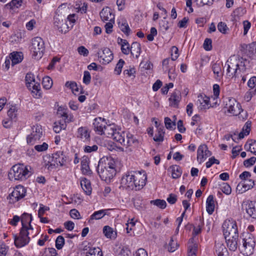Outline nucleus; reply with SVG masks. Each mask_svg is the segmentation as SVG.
Instances as JSON below:
<instances>
[{
	"mask_svg": "<svg viewBox=\"0 0 256 256\" xmlns=\"http://www.w3.org/2000/svg\"><path fill=\"white\" fill-rule=\"evenodd\" d=\"M26 84L28 88L32 90L33 96L38 98L42 96L40 84L36 82L34 77L32 74H27L26 76Z\"/></svg>",
	"mask_w": 256,
	"mask_h": 256,
	"instance_id": "nucleus-9",
	"label": "nucleus"
},
{
	"mask_svg": "<svg viewBox=\"0 0 256 256\" xmlns=\"http://www.w3.org/2000/svg\"><path fill=\"white\" fill-rule=\"evenodd\" d=\"M218 29L220 32L223 34H226L229 31V28L227 26L226 24L222 22L218 24Z\"/></svg>",
	"mask_w": 256,
	"mask_h": 256,
	"instance_id": "nucleus-52",
	"label": "nucleus"
},
{
	"mask_svg": "<svg viewBox=\"0 0 256 256\" xmlns=\"http://www.w3.org/2000/svg\"><path fill=\"white\" fill-rule=\"evenodd\" d=\"M98 149L97 145H93L92 146H86L84 148V152L86 153H90L96 152Z\"/></svg>",
	"mask_w": 256,
	"mask_h": 256,
	"instance_id": "nucleus-63",
	"label": "nucleus"
},
{
	"mask_svg": "<svg viewBox=\"0 0 256 256\" xmlns=\"http://www.w3.org/2000/svg\"><path fill=\"white\" fill-rule=\"evenodd\" d=\"M97 54L100 58V62L104 64L110 63L114 58L112 52L108 48H104L99 50Z\"/></svg>",
	"mask_w": 256,
	"mask_h": 256,
	"instance_id": "nucleus-15",
	"label": "nucleus"
},
{
	"mask_svg": "<svg viewBox=\"0 0 256 256\" xmlns=\"http://www.w3.org/2000/svg\"><path fill=\"white\" fill-rule=\"evenodd\" d=\"M196 104L198 108L202 110H205L211 106L210 104V98L206 95L202 94H200L198 96Z\"/></svg>",
	"mask_w": 256,
	"mask_h": 256,
	"instance_id": "nucleus-18",
	"label": "nucleus"
},
{
	"mask_svg": "<svg viewBox=\"0 0 256 256\" xmlns=\"http://www.w3.org/2000/svg\"><path fill=\"white\" fill-rule=\"evenodd\" d=\"M215 247L217 256H229L228 252L223 244L217 242L216 244Z\"/></svg>",
	"mask_w": 256,
	"mask_h": 256,
	"instance_id": "nucleus-28",
	"label": "nucleus"
},
{
	"mask_svg": "<svg viewBox=\"0 0 256 256\" xmlns=\"http://www.w3.org/2000/svg\"><path fill=\"white\" fill-rule=\"evenodd\" d=\"M100 14L102 21L114 22V16L110 8H104L100 12Z\"/></svg>",
	"mask_w": 256,
	"mask_h": 256,
	"instance_id": "nucleus-23",
	"label": "nucleus"
},
{
	"mask_svg": "<svg viewBox=\"0 0 256 256\" xmlns=\"http://www.w3.org/2000/svg\"><path fill=\"white\" fill-rule=\"evenodd\" d=\"M243 208L246 210L248 214L252 218H256V202L248 201L242 204Z\"/></svg>",
	"mask_w": 256,
	"mask_h": 256,
	"instance_id": "nucleus-19",
	"label": "nucleus"
},
{
	"mask_svg": "<svg viewBox=\"0 0 256 256\" xmlns=\"http://www.w3.org/2000/svg\"><path fill=\"white\" fill-rule=\"evenodd\" d=\"M48 145L46 142H43L42 144H37L34 146V149L38 152H42L48 150Z\"/></svg>",
	"mask_w": 256,
	"mask_h": 256,
	"instance_id": "nucleus-56",
	"label": "nucleus"
},
{
	"mask_svg": "<svg viewBox=\"0 0 256 256\" xmlns=\"http://www.w3.org/2000/svg\"><path fill=\"white\" fill-rule=\"evenodd\" d=\"M198 246L196 244H192L188 246V256H196Z\"/></svg>",
	"mask_w": 256,
	"mask_h": 256,
	"instance_id": "nucleus-53",
	"label": "nucleus"
},
{
	"mask_svg": "<svg viewBox=\"0 0 256 256\" xmlns=\"http://www.w3.org/2000/svg\"><path fill=\"white\" fill-rule=\"evenodd\" d=\"M178 247V244L176 241H174L172 238H171L168 242L167 248L170 252H174Z\"/></svg>",
	"mask_w": 256,
	"mask_h": 256,
	"instance_id": "nucleus-50",
	"label": "nucleus"
},
{
	"mask_svg": "<svg viewBox=\"0 0 256 256\" xmlns=\"http://www.w3.org/2000/svg\"><path fill=\"white\" fill-rule=\"evenodd\" d=\"M227 244L228 247L230 250L234 252L238 248V234L236 236H232L230 237L224 238Z\"/></svg>",
	"mask_w": 256,
	"mask_h": 256,
	"instance_id": "nucleus-24",
	"label": "nucleus"
},
{
	"mask_svg": "<svg viewBox=\"0 0 256 256\" xmlns=\"http://www.w3.org/2000/svg\"><path fill=\"white\" fill-rule=\"evenodd\" d=\"M124 64V61L120 59L114 68V72L116 74H120L122 72V68Z\"/></svg>",
	"mask_w": 256,
	"mask_h": 256,
	"instance_id": "nucleus-58",
	"label": "nucleus"
},
{
	"mask_svg": "<svg viewBox=\"0 0 256 256\" xmlns=\"http://www.w3.org/2000/svg\"><path fill=\"white\" fill-rule=\"evenodd\" d=\"M30 166H24L23 164L14 165L10 169L8 174V178L11 180H23L27 179L32 174L30 170Z\"/></svg>",
	"mask_w": 256,
	"mask_h": 256,
	"instance_id": "nucleus-4",
	"label": "nucleus"
},
{
	"mask_svg": "<svg viewBox=\"0 0 256 256\" xmlns=\"http://www.w3.org/2000/svg\"><path fill=\"white\" fill-rule=\"evenodd\" d=\"M44 43L40 37L37 36L32 39L30 50L34 58H40L44 54Z\"/></svg>",
	"mask_w": 256,
	"mask_h": 256,
	"instance_id": "nucleus-6",
	"label": "nucleus"
},
{
	"mask_svg": "<svg viewBox=\"0 0 256 256\" xmlns=\"http://www.w3.org/2000/svg\"><path fill=\"white\" fill-rule=\"evenodd\" d=\"M146 174L144 172H136L134 179V186H136V187L134 186V190H139L142 188L146 184Z\"/></svg>",
	"mask_w": 256,
	"mask_h": 256,
	"instance_id": "nucleus-16",
	"label": "nucleus"
},
{
	"mask_svg": "<svg viewBox=\"0 0 256 256\" xmlns=\"http://www.w3.org/2000/svg\"><path fill=\"white\" fill-rule=\"evenodd\" d=\"M50 158L49 156H46L44 158V164L46 167L48 166V169L50 170L52 168V166H54L56 164V166H64L67 160V158L65 154L62 151H58L52 154V161L54 162V164H50Z\"/></svg>",
	"mask_w": 256,
	"mask_h": 256,
	"instance_id": "nucleus-5",
	"label": "nucleus"
},
{
	"mask_svg": "<svg viewBox=\"0 0 256 256\" xmlns=\"http://www.w3.org/2000/svg\"><path fill=\"white\" fill-rule=\"evenodd\" d=\"M126 133V132L121 131L120 130H116L112 138L114 140L119 142L120 144L123 146L125 140Z\"/></svg>",
	"mask_w": 256,
	"mask_h": 256,
	"instance_id": "nucleus-32",
	"label": "nucleus"
},
{
	"mask_svg": "<svg viewBox=\"0 0 256 256\" xmlns=\"http://www.w3.org/2000/svg\"><path fill=\"white\" fill-rule=\"evenodd\" d=\"M80 186L86 194L90 195L91 194L92 188L90 180L85 178H82L80 181Z\"/></svg>",
	"mask_w": 256,
	"mask_h": 256,
	"instance_id": "nucleus-29",
	"label": "nucleus"
},
{
	"mask_svg": "<svg viewBox=\"0 0 256 256\" xmlns=\"http://www.w3.org/2000/svg\"><path fill=\"white\" fill-rule=\"evenodd\" d=\"M241 242L238 248L242 254L248 256L254 252L256 242L254 236L248 232H244L240 236Z\"/></svg>",
	"mask_w": 256,
	"mask_h": 256,
	"instance_id": "nucleus-3",
	"label": "nucleus"
},
{
	"mask_svg": "<svg viewBox=\"0 0 256 256\" xmlns=\"http://www.w3.org/2000/svg\"><path fill=\"white\" fill-rule=\"evenodd\" d=\"M256 162V158L252 156L244 162V164L246 167H249L252 166Z\"/></svg>",
	"mask_w": 256,
	"mask_h": 256,
	"instance_id": "nucleus-60",
	"label": "nucleus"
},
{
	"mask_svg": "<svg viewBox=\"0 0 256 256\" xmlns=\"http://www.w3.org/2000/svg\"><path fill=\"white\" fill-rule=\"evenodd\" d=\"M221 66L222 64L220 62H217L214 64L212 66V70L214 73L216 75L218 78H220L222 75Z\"/></svg>",
	"mask_w": 256,
	"mask_h": 256,
	"instance_id": "nucleus-44",
	"label": "nucleus"
},
{
	"mask_svg": "<svg viewBox=\"0 0 256 256\" xmlns=\"http://www.w3.org/2000/svg\"><path fill=\"white\" fill-rule=\"evenodd\" d=\"M164 126H160L155 136L154 137V140L156 142H161L164 140Z\"/></svg>",
	"mask_w": 256,
	"mask_h": 256,
	"instance_id": "nucleus-43",
	"label": "nucleus"
},
{
	"mask_svg": "<svg viewBox=\"0 0 256 256\" xmlns=\"http://www.w3.org/2000/svg\"><path fill=\"white\" fill-rule=\"evenodd\" d=\"M26 194V190L20 185L16 186L12 192L10 194L8 198L10 202L14 203L24 198Z\"/></svg>",
	"mask_w": 256,
	"mask_h": 256,
	"instance_id": "nucleus-12",
	"label": "nucleus"
},
{
	"mask_svg": "<svg viewBox=\"0 0 256 256\" xmlns=\"http://www.w3.org/2000/svg\"><path fill=\"white\" fill-rule=\"evenodd\" d=\"M164 124L167 129H172L173 126H176L174 122H172L170 118L166 117L164 118Z\"/></svg>",
	"mask_w": 256,
	"mask_h": 256,
	"instance_id": "nucleus-62",
	"label": "nucleus"
},
{
	"mask_svg": "<svg viewBox=\"0 0 256 256\" xmlns=\"http://www.w3.org/2000/svg\"><path fill=\"white\" fill-rule=\"evenodd\" d=\"M222 227L224 238L238 234L236 222L232 219L224 220Z\"/></svg>",
	"mask_w": 256,
	"mask_h": 256,
	"instance_id": "nucleus-10",
	"label": "nucleus"
},
{
	"mask_svg": "<svg viewBox=\"0 0 256 256\" xmlns=\"http://www.w3.org/2000/svg\"><path fill=\"white\" fill-rule=\"evenodd\" d=\"M118 43L120 45L122 52L124 54L128 55L130 52V46L128 42L126 40H124L118 38Z\"/></svg>",
	"mask_w": 256,
	"mask_h": 256,
	"instance_id": "nucleus-30",
	"label": "nucleus"
},
{
	"mask_svg": "<svg viewBox=\"0 0 256 256\" xmlns=\"http://www.w3.org/2000/svg\"><path fill=\"white\" fill-rule=\"evenodd\" d=\"M22 228L28 236H32V238H34L39 234L38 230V228L34 229L32 224L28 225V226Z\"/></svg>",
	"mask_w": 256,
	"mask_h": 256,
	"instance_id": "nucleus-38",
	"label": "nucleus"
},
{
	"mask_svg": "<svg viewBox=\"0 0 256 256\" xmlns=\"http://www.w3.org/2000/svg\"><path fill=\"white\" fill-rule=\"evenodd\" d=\"M76 137L84 142L90 140V131L86 126L79 128L76 132Z\"/></svg>",
	"mask_w": 256,
	"mask_h": 256,
	"instance_id": "nucleus-20",
	"label": "nucleus"
},
{
	"mask_svg": "<svg viewBox=\"0 0 256 256\" xmlns=\"http://www.w3.org/2000/svg\"><path fill=\"white\" fill-rule=\"evenodd\" d=\"M85 256H102V250L98 248H87L86 246L84 248Z\"/></svg>",
	"mask_w": 256,
	"mask_h": 256,
	"instance_id": "nucleus-26",
	"label": "nucleus"
},
{
	"mask_svg": "<svg viewBox=\"0 0 256 256\" xmlns=\"http://www.w3.org/2000/svg\"><path fill=\"white\" fill-rule=\"evenodd\" d=\"M131 54L138 59L141 52L140 44L138 42H134L130 46V52Z\"/></svg>",
	"mask_w": 256,
	"mask_h": 256,
	"instance_id": "nucleus-27",
	"label": "nucleus"
},
{
	"mask_svg": "<svg viewBox=\"0 0 256 256\" xmlns=\"http://www.w3.org/2000/svg\"><path fill=\"white\" fill-rule=\"evenodd\" d=\"M224 108L228 114L233 116L240 114L243 110L240 104L234 98H226L224 100Z\"/></svg>",
	"mask_w": 256,
	"mask_h": 256,
	"instance_id": "nucleus-8",
	"label": "nucleus"
},
{
	"mask_svg": "<svg viewBox=\"0 0 256 256\" xmlns=\"http://www.w3.org/2000/svg\"><path fill=\"white\" fill-rule=\"evenodd\" d=\"M212 155L211 152L208 150L206 144H201L198 148L197 150V160L200 163H202L208 157Z\"/></svg>",
	"mask_w": 256,
	"mask_h": 256,
	"instance_id": "nucleus-17",
	"label": "nucleus"
},
{
	"mask_svg": "<svg viewBox=\"0 0 256 256\" xmlns=\"http://www.w3.org/2000/svg\"><path fill=\"white\" fill-rule=\"evenodd\" d=\"M118 26L121 30L126 36H128L131 30L128 26L126 20L125 18H122L118 22Z\"/></svg>",
	"mask_w": 256,
	"mask_h": 256,
	"instance_id": "nucleus-35",
	"label": "nucleus"
},
{
	"mask_svg": "<svg viewBox=\"0 0 256 256\" xmlns=\"http://www.w3.org/2000/svg\"><path fill=\"white\" fill-rule=\"evenodd\" d=\"M14 244L18 248H22L28 244L30 240V236H28L22 228L20 229L19 236L14 234Z\"/></svg>",
	"mask_w": 256,
	"mask_h": 256,
	"instance_id": "nucleus-14",
	"label": "nucleus"
},
{
	"mask_svg": "<svg viewBox=\"0 0 256 256\" xmlns=\"http://www.w3.org/2000/svg\"><path fill=\"white\" fill-rule=\"evenodd\" d=\"M97 172L102 180L110 182L116 174L114 160L110 157L101 158L97 167Z\"/></svg>",
	"mask_w": 256,
	"mask_h": 256,
	"instance_id": "nucleus-2",
	"label": "nucleus"
},
{
	"mask_svg": "<svg viewBox=\"0 0 256 256\" xmlns=\"http://www.w3.org/2000/svg\"><path fill=\"white\" fill-rule=\"evenodd\" d=\"M244 27V35L246 36L247 34L248 30L251 27V23L247 20H244L242 22Z\"/></svg>",
	"mask_w": 256,
	"mask_h": 256,
	"instance_id": "nucleus-61",
	"label": "nucleus"
},
{
	"mask_svg": "<svg viewBox=\"0 0 256 256\" xmlns=\"http://www.w3.org/2000/svg\"><path fill=\"white\" fill-rule=\"evenodd\" d=\"M126 137L127 140H124V146H132V145H136L138 144V141L134 136L130 132H126Z\"/></svg>",
	"mask_w": 256,
	"mask_h": 256,
	"instance_id": "nucleus-34",
	"label": "nucleus"
},
{
	"mask_svg": "<svg viewBox=\"0 0 256 256\" xmlns=\"http://www.w3.org/2000/svg\"><path fill=\"white\" fill-rule=\"evenodd\" d=\"M116 130L114 124H108L106 126L102 134L106 135L108 138H112Z\"/></svg>",
	"mask_w": 256,
	"mask_h": 256,
	"instance_id": "nucleus-37",
	"label": "nucleus"
},
{
	"mask_svg": "<svg viewBox=\"0 0 256 256\" xmlns=\"http://www.w3.org/2000/svg\"><path fill=\"white\" fill-rule=\"evenodd\" d=\"M32 218L31 214L24 213L21 216L22 228L26 227L28 225L31 224Z\"/></svg>",
	"mask_w": 256,
	"mask_h": 256,
	"instance_id": "nucleus-42",
	"label": "nucleus"
},
{
	"mask_svg": "<svg viewBox=\"0 0 256 256\" xmlns=\"http://www.w3.org/2000/svg\"><path fill=\"white\" fill-rule=\"evenodd\" d=\"M42 136V129L40 126L36 125L32 128V132L27 136L28 144L33 145L40 140Z\"/></svg>",
	"mask_w": 256,
	"mask_h": 256,
	"instance_id": "nucleus-13",
	"label": "nucleus"
},
{
	"mask_svg": "<svg viewBox=\"0 0 256 256\" xmlns=\"http://www.w3.org/2000/svg\"><path fill=\"white\" fill-rule=\"evenodd\" d=\"M103 234L105 236L110 239H114L116 236V233L113 228L108 226H106L103 228Z\"/></svg>",
	"mask_w": 256,
	"mask_h": 256,
	"instance_id": "nucleus-36",
	"label": "nucleus"
},
{
	"mask_svg": "<svg viewBox=\"0 0 256 256\" xmlns=\"http://www.w3.org/2000/svg\"><path fill=\"white\" fill-rule=\"evenodd\" d=\"M22 0H12L10 3L6 4V6L10 9H13L14 8H18L22 6Z\"/></svg>",
	"mask_w": 256,
	"mask_h": 256,
	"instance_id": "nucleus-51",
	"label": "nucleus"
},
{
	"mask_svg": "<svg viewBox=\"0 0 256 256\" xmlns=\"http://www.w3.org/2000/svg\"><path fill=\"white\" fill-rule=\"evenodd\" d=\"M172 172V176L173 178H178L180 176L182 172L181 168L176 165L172 166L170 167Z\"/></svg>",
	"mask_w": 256,
	"mask_h": 256,
	"instance_id": "nucleus-45",
	"label": "nucleus"
},
{
	"mask_svg": "<svg viewBox=\"0 0 256 256\" xmlns=\"http://www.w3.org/2000/svg\"><path fill=\"white\" fill-rule=\"evenodd\" d=\"M58 115L64 120L62 122H55L54 123V130L56 133L60 132L62 129L64 130L66 128V123H68L74 120V116L68 114L66 110L62 109L60 107L58 110Z\"/></svg>",
	"mask_w": 256,
	"mask_h": 256,
	"instance_id": "nucleus-7",
	"label": "nucleus"
},
{
	"mask_svg": "<svg viewBox=\"0 0 256 256\" xmlns=\"http://www.w3.org/2000/svg\"><path fill=\"white\" fill-rule=\"evenodd\" d=\"M8 248L3 242H0V256H6L7 254Z\"/></svg>",
	"mask_w": 256,
	"mask_h": 256,
	"instance_id": "nucleus-64",
	"label": "nucleus"
},
{
	"mask_svg": "<svg viewBox=\"0 0 256 256\" xmlns=\"http://www.w3.org/2000/svg\"><path fill=\"white\" fill-rule=\"evenodd\" d=\"M93 124L94 128V130L98 134L102 135L106 126L104 119L100 117L96 118L94 120Z\"/></svg>",
	"mask_w": 256,
	"mask_h": 256,
	"instance_id": "nucleus-22",
	"label": "nucleus"
},
{
	"mask_svg": "<svg viewBox=\"0 0 256 256\" xmlns=\"http://www.w3.org/2000/svg\"><path fill=\"white\" fill-rule=\"evenodd\" d=\"M220 190L226 195H229L232 192V189L230 186L227 183H223L221 186Z\"/></svg>",
	"mask_w": 256,
	"mask_h": 256,
	"instance_id": "nucleus-55",
	"label": "nucleus"
},
{
	"mask_svg": "<svg viewBox=\"0 0 256 256\" xmlns=\"http://www.w3.org/2000/svg\"><path fill=\"white\" fill-rule=\"evenodd\" d=\"M254 185V180L251 178L246 179V180L242 181L238 184L237 186V189L240 190V188L242 190V192H246L250 188H252Z\"/></svg>",
	"mask_w": 256,
	"mask_h": 256,
	"instance_id": "nucleus-25",
	"label": "nucleus"
},
{
	"mask_svg": "<svg viewBox=\"0 0 256 256\" xmlns=\"http://www.w3.org/2000/svg\"><path fill=\"white\" fill-rule=\"evenodd\" d=\"M42 84L44 88L49 90L52 86V80L50 77L46 76L43 78Z\"/></svg>",
	"mask_w": 256,
	"mask_h": 256,
	"instance_id": "nucleus-48",
	"label": "nucleus"
},
{
	"mask_svg": "<svg viewBox=\"0 0 256 256\" xmlns=\"http://www.w3.org/2000/svg\"><path fill=\"white\" fill-rule=\"evenodd\" d=\"M18 108L16 106H11L8 111V115L11 120H15L17 116Z\"/></svg>",
	"mask_w": 256,
	"mask_h": 256,
	"instance_id": "nucleus-46",
	"label": "nucleus"
},
{
	"mask_svg": "<svg viewBox=\"0 0 256 256\" xmlns=\"http://www.w3.org/2000/svg\"><path fill=\"white\" fill-rule=\"evenodd\" d=\"M150 203L162 209L164 208L166 206V202L163 200L157 199L152 200L150 201Z\"/></svg>",
	"mask_w": 256,
	"mask_h": 256,
	"instance_id": "nucleus-49",
	"label": "nucleus"
},
{
	"mask_svg": "<svg viewBox=\"0 0 256 256\" xmlns=\"http://www.w3.org/2000/svg\"><path fill=\"white\" fill-rule=\"evenodd\" d=\"M10 58L11 59L12 64L14 66L22 62L23 59V54L21 52H13L10 54Z\"/></svg>",
	"mask_w": 256,
	"mask_h": 256,
	"instance_id": "nucleus-33",
	"label": "nucleus"
},
{
	"mask_svg": "<svg viewBox=\"0 0 256 256\" xmlns=\"http://www.w3.org/2000/svg\"><path fill=\"white\" fill-rule=\"evenodd\" d=\"M204 48L206 50H210L212 49V41L210 38H206L204 41Z\"/></svg>",
	"mask_w": 256,
	"mask_h": 256,
	"instance_id": "nucleus-59",
	"label": "nucleus"
},
{
	"mask_svg": "<svg viewBox=\"0 0 256 256\" xmlns=\"http://www.w3.org/2000/svg\"><path fill=\"white\" fill-rule=\"evenodd\" d=\"M64 244V238L62 236H58L56 240V247L58 250H60L63 247Z\"/></svg>",
	"mask_w": 256,
	"mask_h": 256,
	"instance_id": "nucleus-54",
	"label": "nucleus"
},
{
	"mask_svg": "<svg viewBox=\"0 0 256 256\" xmlns=\"http://www.w3.org/2000/svg\"><path fill=\"white\" fill-rule=\"evenodd\" d=\"M168 100L170 106L178 108V104L181 100V92L180 90L176 89L172 93Z\"/></svg>",
	"mask_w": 256,
	"mask_h": 256,
	"instance_id": "nucleus-21",
	"label": "nucleus"
},
{
	"mask_svg": "<svg viewBox=\"0 0 256 256\" xmlns=\"http://www.w3.org/2000/svg\"><path fill=\"white\" fill-rule=\"evenodd\" d=\"M136 172H128L125 173L121 178L120 186L124 188L134 190L135 175Z\"/></svg>",
	"mask_w": 256,
	"mask_h": 256,
	"instance_id": "nucleus-11",
	"label": "nucleus"
},
{
	"mask_svg": "<svg viewBox=\"0 0 256 256\" xmlns=\"http://www.w3.org/2000/svg\"><path fill=\"white\" fill-rule=\"evenodd\" d=\"M203 220L200 218L194 225V229L192 234L194 236H196L200 234L202 232V228L204 226Z\"/></svg>",
	"mask_w": 256,
	"mask_h": 256,
	"instance_id": "nucleus-41",
	"label": "nucleus"
},
{
	"mask_svg": "<svg viewBox=\"0 0 256 256\" xmlns=\"http://www.w3.org/2000/svg\"><path fill=\"white\" fill-rule=\"evenodd\" d=\"M81 170L84 175H90L92 174L88 165V160L87 158L83 159L81 162Z\"/></svg>",
	"mask_w": 256,
	"mask_h": 256,
	"instance_id": "nucleus-39",
	"label": "nucleus"
},
{
	"mask_svg": "<svg viewBox=\"0 0 256 256\" xmlns=\"http://www.w3.org/2000/svg\"><path fill=\"white\" fill-rule=\"evenodd\" d=\"M248 85L250 88V90L256 92V77L252 76L248 80Z\"/></svg>",
	"mask_w": 256,
	"mask_h": 256,
	"instance_id": "nucleus-57",
	"label": "nucleus"
},
{
	"mask_svg": "<svg viewBox=\"0 0 256 256\" xmlns=\"http://www.w3.org/2000/svg\"><path fill=\"white\" fill-rule=\"evenodd\" d=\"M226 69V74L228 78H236L242 76L246 72V68L242 58L233 56L226 61L224 70Z\"/></svg>",
	"mask_w": 256,
	"mask_h": 256,
	"instance_id": "nucleus-1",
	"label": "nucleus"
},
{
	"mask_svg": "<svg viewBox=\"0 0 256 256\" xmlns=\"http://www.w3.org/2000/svg\"><path fill=\"white\" fill-rule=\"evenodd\" d=\"M214 200L212 195H210L206 201V212L210 214H212L214 210Z\"/></svg>",
	"mask_w": 256,
	"mask_h": 256,
	"instance_id": "nucleus-31",
	"label": "nucleus"
},
{
	"mask_svg": "<svg viewBox=\"0 0 256 256\" xmlns=\"http://www.w3.org/2000/svg\"><path fill=\"white\" fill-rule=\"evenodd\" d=\"M65 86L67 88H70L73 94H76V92L80 91L78 86L76 83L74 82H67L65 84Z\"/></svg>",
	"mask_w": 256,
	"mask_h": 256,
	"instance_id": "nucleus-47",
	"label": "nucleus"
},
{
	"mask_svg": "<svg viewBox=\"0 0 256 256\" xmlns=\"http://www.w3.org/2000/svg\"><path fill=\"white\" fill-rule=\"evenodd\" d=\"M108 210H100L94 212L90 217L89 222L92 220H100L107 214Z\"/></svg>",
	"mask_w": 256,
	"mask_h": 256,
	"instance_id": "nucleus-40",
	"label": "nucleus"
}]
</instances>
